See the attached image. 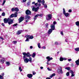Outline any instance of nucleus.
Masks as SVG:
<instances>
[{
    "label": "nucleus",
    "mask_w": 79,
    "mask_h": 79,
    "mask_svg": "<svg viewBox=\"0 0 79 79\" xmlns=\"http://www.w3.org/2000/svg\"><path fill=\"white\" fill-rule=\"evenodd\" d=\"M23 54L24 55L23 59L24 61V62L26 63H27L29 62V59L26 58V57H28V56H30V54L29 52L26 53V52H24L23 53Z\"/></svg>",
    "instance_id": "nucleus-1"
},
{
    "label": "nucleus",
    "mask_w": 79,
    "mask_h": 79,
    "mask_svg": "<svg viewBox=\"0 0 79 79\" xmlns=\"http://www.w3.org/2000/svg\"><path fill=\"white\" fill-rule=\"evenodd\" d=\"M8 21H9L8 23L10 25L11 24H12L13 22V20L12 19H10L8 18L7 19H4V22L5 23H7Z\"/></svg>",
    "instance_id": "nucleus-2"
},
{
    "label": "nucleus",
    "mask_w": 79,
    "mask_h": 79,
    "mask_svg": "<svg viewBox=\"0 0 79 79\" xmlns=\"http://www.w3.org/2000/svg\"><path fill=\"white\" fill-rule=\"evenodd\" d=\"M52 18V16L51 14H48L46 16V19L48 21L50 20Z\"/></svg>",
    "instance_id": "nucleus-3"
},
{
    "label": "nucleus",
    "mask_w": 79,
    "mask_h": 79,
    "mask_svg": "<svg viewBox=\"0 0 79 79\" xmlns=\"http://www.w3.org/2000/svg\"><path fill=\"white\" fill-rule=\"evenodd\" d=\"M31 8H32V11H35V12H37V11H38V10L39 9V7H37V8H35L34 6H32Z\"/></svg>",
    "instance_id": "nucleus-4"
},
{
    "label": "nucleus",
    "mask_w": 79,
    "mask_h": 79,
    "mask_svg": "<svg viewBox=\"0 0 79 79\" xmlns=\"http://www.w3.org/2000/svg\"><path fill=\"white\" fill-rule=\"evenodd\" d=\"M46 59H48V60L47 61V64H48V61H50V60H53V58L52 57L50 58L49 56H47L46 57Z\"/></svg>",
    "instance_id": "nucleus-5"
},
{
    "label": "nucleus",
    "mask_w": 79,
    "mask_h": 79,
    "mask_svg": "<svg viewBox=\"0 0 79 79\" xmlns=\"http://www.w3.org/2000/svg\"><path fill=\"white\" fill-rule=\"evenodd\" d=\"M26 14L27 15H29L31 14V12L29 10H27L26 11Z\"/></svg>",
    "instance_id": "nucleus-6"
},
{
    "label": "nucleus",
    "mask_w": 79,
    "mask_h": 79,
    "mask_svg": "<svg viewBox=\"0 0 79 79\" xmlns=\"http://www.w3.org/2000/svg\"><path fill=\"white\" fill-rule=\"evenodd\" d=\"M24 19V17H20L19 19V23H21L23 21V20Z\"/></svg>",
    "instance_id": "nucleus-7"
},
{
    "label": "nucleus",
    "mask_w": 79,
    "mask_h": 79,
    "mask_svg": "<svg viewBox=\"0 0 79 79\" xmlns=\"http://www.w3.org/2000/svg\"><path fill=\"white\" fill-rule=\"evenodd\" d=\"M25 37H26V38H27L26 40H25V42H28L29 39L27 38H29V35H27L25 36Z\"/></svg>",
    "instance_id": "nucleus-8"
},
{
    "label": "nucleus",
    "mask_w": 79,
    "mask_h": 79,
    "mask_svg": "<svg viewBox=\"0 0 79 79\" xmlns=\"http://www.w3.org/2000/svg\"><path fill=\"white\" fill-rule=\"evenodd\" d=\"M60 69H58V70H57V72L58 73H59V72H60L61 74H63V71H62V68H61V67H60Z\"/></svg>",
    "instance_id": "nucleus-9"
},
{
    "label": "nucleus",
    "mask_w": 79,
    "mask_h": 79,
    "mask_svg": "<svg viewBox=\"0 0 79 79\" xmlns=\"http://www.w3.org/2000/svg\"><path fill=\"white\" fill-rule=\"evenodd\" d=\"M55 26L54 25L52 24L51 25V29H52L53 31V30H55Z\"/></svg>",
    "instance_id": "nucleus-10"
},
{
    "label": "nucleus",
    "mask_w": 79,
    "mask_h": 79,
    "mask_svg": "<svg viewBox=\"0 0 79 79\" xmlns=\"http://www.w3.org/2000/svg\"><path fill=\"white\" fill-rule=\"evenodd\" d=\"M53 30L52 29H50L48 31V34H50L52 32V31Z\"/></svg>",
    "instance_id": "nucleus-11"
},
{
    "label": "nucleus",
    "mask_w": 79,
    "mask_h": 79,
    "mask_svg": "<svg viewBox=\"0 0 79 79\" xmlns=\"http://www.w3.org/2000/svg\"><path fill=\"white\" fill-rule=\"evenodd\" d=\"M64 15L66 17H69L70 16V15H69V14L68 13H66Z\"/></svg>",
    "instance_id": "nucleus-12"
},
{
    "label": "nucleus",
    "mask_w": 79,
    "mask_h": 79,
    "mask_svg": "<svg viewBox=\"0 0 79 79\" xmlns=\"http://www.w3.org/2000/svg\"><path fill=\"white\" fill-rule=\"evenodd\" d=\"M32 74H28L27 75V77H29V78H31V77H32Z\"/></svg>",
    "instance_id": "nucleus-13"
},
{
    "label": "nucleus",
    "mask_w": 79,
    "mask_h": 79,
    "mask_svg": "<svg viewBox=\"0 0 79 79\" xmlns=\"http://www.w3.org/2000/svg\"><path fill=\"white\" fill-rule=\"evenodd\" d=\"M22 32H23V31L22 30L19 31H18L17 34V35H19V34H20Z\"/></svg>",
    "instance_id": "nucleus-14"
},
{
    "label": "nucleus",
    "mask_w": 79,
    "mask_h": 79,
    "mask_svg": "<svg viewBox=\"0 0 79 79\" xmlns=\"http://www.w3.org/2000/svg\"><path fill=\"white\" fill-rule=\"evenodd\" d=\"M75 63L76 64V65H77V66H79V58L76 61H75Z\"/></svg>",
    "instance_id": "nucleus-15"
},
{
    "label": "nucleus",
    "mask_w": 79,
    "mask_h": 79,
    "mask_svg": "<svg viewBox=\"0 0 79 79\" xmlns=\"http://www.w3.org/2000/svg\"><path fill=\"white\" fill-rule=\"evenodd\" d=\"M30 16L27 15H26L25 16V19H29V18H30Z\"/></svg>",
    "instance_id": "nucleus-16"
},
{
    "label": "nucleus",
    "mask_w": 79,
    "mask_h": 79,
    "mask_svg": "<svg viewBox=\"0 0 79 79\" xmlns=\"http://www.w3.org/2000/svg\"><path fill=\"white\" fill-rule=\"evenodd\" d=\"M75 24L77 26H79V21H77L75 23Z\"/></svg>",
    "instance_id": "nucleus-17"
},
{
    "label": "nucleus",
    "mask_w": 79,
    "mask_h": 79,
    "mask_svg": "<svg viewBox=\"0 0 79 79\" xmlns=\"http://www.w3.org/2000/svg\"><path fill=\"white\" fill-rule=\"evenodd\" d=\"M34 38V36L32 35H29V39H32Z\"/></svg>",
    "instance_id": "nucleus-18"
},
{
    "label": "nucleus",
    "mask_w": 79,
    "mask_h": 79,
    "mask_svg": "<svg viewBox=\"0 0 79 79\" xmlns=\"http://www.w3.org/2000/svg\"><path fill=\"white\" fill-rule=\"evenodd\" d=\"M41 2V4H42V5H44V3H45V0H42Z\"/></svg>",
    "instance_id": "nucleus-19"
},
{
    "label": "nucleus",
    "mask_w": 79,
    "mask_h": 79,
    "mask_svg": "<svg viewBox=\"0 0 79 79\" xmlns=\"http://www.w3.org/2000/svg\"><path fill=\"white\" fill-rule=\"evenodd\" d=\"M31 56H32V57H33V58H34L35 56V53H33Z\"/></svg>",
    "instance_id": "nucleus-20"
},
{
    "label": "nucleus",
    "mask_w": 79,
    "mask_h": 79,
    "mask_svg": "<svg viewBox=\"0 0 79 79\" xmlns=\"http://www.w3.org/2000/svg\"><path fill=\"white\" fill-rule=\"evenodd\" d=\"M75 51H76L77 52H79V48H75Z\"/></svg>",
    "instance_id": "nucleus-21"
},
{
    "label": "nucleus",
    "mask_w": 79,
    "mask_h": 79,
    "mask_svg": "<svg viewBox=\"0 0 79 79\" xmlns=\"http://www.w3.org/2000/svg\"><path fill=\"white\" fill-rule=\"evenodd\" d=\"M38 48H40V47H40V43H39L38 44Z\"/></svg>",
    "instance_id": "nucleus-22"
},
{
    "label": "nucleus",
    "mask_w": 79,
    "mask_h": 79,
    "mask_svg": "<svg viewBox=\"0 0 79 79\" xmlns=\"http://www.w3.org/2000/svg\"><path fill=\"white\" fill-rule=\"evenodd\" d=\"M15 10L16 11H19V9L18 7H16L15 8Z\"/></svg>",
    "instance_id": "nucleus-23"
},
{
    "label": "nucleus",
    "mask_w": 79,
    "mask_h": 79,
    "mask_svg": "<svg viewBox=\"0 0 79 79\" xmlns=\"http://www.w3.org/2000/svg\"><path fill=\"white\" fill-rule=\"evenodd\" d=\"M55 76V74L53 73L52 75H51L50 77H51V78H52V77H53V76Z\"/></svg>",
    "instance_id": "nucleus-24"
},
{
    "label": "nucleus",
    "mask_w": 79,
    "mask_h": 79,
    "mask_svg": "<svg viewBox=\"0 0 79 79\" xmlns=\"http://www.w3.org/2000/svg\"><path fill=\"white\" fill-rule=\"evenodd\" d=\"M15 16V14H12L10 16V18H13Z\"/></svg>",
    "instance_id": "nucleus-25"
},
{
    "label": "nucleus",
    "mask_w": 79,
    "mask_h": 79,
    "mask_svg": "<svg viewBox=\"0 0 79 79\" xmlns=\"http://www.w3.org/2000/svg\"><path fill=\"white\" fill-rule=\"evenodd\" d=\"M65 69H67V70H68L69 71V70H70V69H71V68L67 67V68H65Z\"/></svg>",
    "instance_id": "nucleus-26"
},
{
    "label": "nucleus",
    "mask_w": 79,
    "mask_h": 79,
    "mask_svg": "<svg viewBox=\"0 0 79 79\" xmlns=\"http://www.w3.org/2000/svg\"><path fill=\"white\" fill-rule=\"evenodd\" d=\"M29 60V61H30V63H32V58L31 57H30Z\"/></svg>",
    "instance_id": "nucleus-27"
},
{
    "label": "nucleus",
    "mask_w": 79,
    "mask_h": 79,
    "mask_svg": "<svg viewBox=\"0 0 79 79\" xmlns=\"http://www.w3.org/2000/svg\"><path fill=\"white\" fill-rule=\"evenodd\" d=\"M63 14L64 15L66 13V11H65V10L64 8L63 9Z\"/></svg>",
    "instance_id": "nucleus-28"
},
{
    "label": "nucleus",
    "mask_w": 79,
    "mask_h": 79,
    "mask_svg": "<svg viewBox=\"0 0 79 79\" xmlns=\"http://www.w3.org/2000/svg\"><path fill=\"white\" fill-rule=\"evenodd\" d=\"M43 5H44V7L45 8H47V4H45Z\"/></svg>",
    "instance_id": "nucleus-29"
},
{
    "label": "nucleus",
    "mask_w": 79,
    "mask_h": 79,
    "mask_svg": "<svg viewBox=\"0 0 79 79\" xmlns=\"http://www.w3.org/2000/svg\"><path fill=\"white\" fill-rule=\"evenodd\" d=\"M14 15V17H15V18H16V17H17V12H15Z\"/></svg>",
    "instance_id": "nucleus-30"
},
{
    "label": "nucleus",
    "mask_w": 79,
    "mask_h": 79,
    "mask_svg": "<svg viewBox=\"0 0 79 79\" xmlns=\"http://www.w3.org/2000/svg\"><path fill=\"white\" fill-rule=\"evenodd\" d=\"M2 16H5V12H3L2 14Z\"/></svg>",
    "instance_id": "nucleus-31"
},
{
    "label": "nucleus",
    "mask_w": 79,
    "mask_h": 79,
    "mask_svg": "<svg viewBox=\"0 0 79 79\" xmlns=\"http://www.w3.org/2000/svg\"><path fill=\"white\" fill-rule=\"evenodd\" d=\"M19 70L20 72H21L22 71H23V69H21V67H19Z\"/></svg>",
    "instance_id": "nucleus-32"
},
{
    "label": "nucleus",
    "mask_w": 79,
    "mask_h": 79,
    "mask_svg": "<svg viewBox=\"0 0 79 79\" xmlns=\"http://www.w3.org/2000/svg\"><path fill=\"white\" fill-rule=\"evenodd\" d=\"M5 58H2V60H1V62H2V63H3V61H4Z\"/></svg>",
    "instance_id": "nucleus-33"
},
{
    "label": "nucleus",
    "mask_w": 79,
    "mask_h": 79,
    "mask_svg": "<svg viewBox=\"0 0 79 79\" xmlns=\"http://www.w3.org/2000/svg\"><path fill=\"white\" fill-rule=\"evenodd\" d=\"M5 2H6V0H4L3 1V2L2 4V5H5Z\"/></svg>",
    "instance_id": "nucleus-34"
},
{
    "label": "nucleus",
    "mask_w": 79,
    "mask_h": 79,
    "mask_svg": "<svg viewBox=\"0 0 79 79\" xmlns=\"http://www.w3.org/2000/svg\"><path fill=\"white\" fill-rule=\"evenodd\" d=\"M6 64H7V66H8L10 65V62H6Z\"/></svg>",
    "instance_id": "nucleus-35"
},
{
    "label": "nucleus",
    "mask_w": 79,
    "mask_h": 79,
    "mask_svg": "<svg viewBox=\"0 0 79 79\" xmlns=\"http://www.w3.org/2000/svg\"><path fill=\"white\" fill-rule=\"evenodd\" d=\"M60 61H63V58L60 57Z\"/></svg>",
    "instance_id": "nucleus-36"
},
{
    "label": "nucleus",
    "mask_w": 79,
    "mask_h": 79,
    "mask_svg": "<svg viewBox=\"0 0 79 79\" xmlns=\"http://www.w3.org/2000/svg\"><path fill=\"white\" fill-rule=\"evenodd\" d=\"M70 73L72 74H74V72H73V71L72 70H71L70 71Z\"/></svg>",
    "instance_id": "nucleus-37"
},
{
    "label": "nucleus",
    "mask_w": 79,
    "mask_h": 79,
    "mask_svg": "<svg viewBox=\"0 0 79 79\" xmlns=\"http://www.w3.org/2000/svg\"><path fill=\"white\" fill-rule=\"evenodd\" d=\"M17 25H18V23H15V24L13 25V26L14 27H15V26H17Z\"/></svg>",
    "instance_id": "nucleus-38"
},
{
    "label": "nucleus",
    "mask_w": 79,
    "mask_h": 79,
    "mask_svg": "<svg viewBox=\"0 0 79 79\" xmlns=\"http://www.w3.org/2000/svg\"><path fill=\"white\" fill-rule=\"evenodd\" d=\"M0 79H3V76H2L1 75H0Z\"/></svg>",
    "instance_id": "nucleus-39"
},
{
    "label": "nucleus",
    "mask_w": 79,
    "mask_h": 79,
    "mask_svg": "<svg viewBox=\"0 0 79 79\" xmlns=\"http://www.w3.org/2000/svg\"><path fill=\"white\" fill-rule=\"evenodd\" d=\"M66 75L67 76H68L69 75V72H67L66 74Z\"/></svg>",
    "instance_id": "nucleus-40"
},
{
    "label": "nucleus",
    "mask_w": 79,
    "mask_h": 79,
    "mask_svg": "<svg viewBox=\"0 0 79 79\" xmlns=\"http://www.w3.org/2000/svg\"><path fill=\"white\" fill-rule=\"evenodd\" d=\"M38 2L39 3H41L42 2V1L41 0H37Z\"/></svg>",
    "instance_id": "nucleus-41"
},
{
    "label": "nucleus",
    "mask_w": 79,
    "mask_h": 79,
    "mask_svg": "<svg viewBox=\"0 0 79 79\" xmlns=\"http://www.w3.org/2000/svg\"><path fill=\"white\" fill-rule=\"evenodd\" d=\"M15 10V9L14 8H12L11 9L12 11H14Z\"/></svg>",
    "instance_id": "nucleus-42"
},
{
    "label": "nucleus",
    "mask_w": 79,
    "mask_h": 79,
    "mask_svg": "<svg viewBox=\"0 0 79 79\" xmlns=\"http://www.w3.org/2000/svg\"><path fill=\"white\" fill-rule=\"evenodd\" d=\"M13 42H14V44H16V43H17V41H13Z\"/></svg>",
    "instance_id": "nucleus-43"
},
{
    "label": "nucleus",
    "mask_w": 79,
    "mask_h": 79,
    "mask_svg": "<svg viewBox=\"0 0 79 79\" xmlns=\"http://www.w3.org/2000/svg\"><path fill=\"white\" fill-rule=\"evenodd\" d=\"M35 5L36 6H37L38 5V3H35Z\"/></svg>",
    "instance_id": "nucleus-44"
},
{
    "label": "nucleus",
    "mask_w": 79,
    "mask_h": 79,
    "mask_svg": "<svg viewBox=\"0 0 79 79\" xmlns=\"http://www.w3.org/2000/svg\"><path fill=\"white\" fill-rule=\"evenodd\" d=\"M53 24H56V21H54L53 23Z\"/></svg>",
    "instance_id": "nucleus-45"
},
{
    "label": "nucleus",
    "mask_w": 79,
    "mask_h": 79,
    "mask_svg": "<svg viewBox=\"0 0 79 79\" xmlns=\"http://www.w3.org/2000/svg\"><path fill=\"white\" fill-rule=\"evenodd\" d=\"M37 17H36V15H35V18H34V20H35V19H37Z\"/></svg>",
    "instance_id": "nucleus-46"
},
{
    "label": "nucleus",
    "mask_w": 79,
    "mask_h": 79,
    "mask_svg": "<svg viewBox=\"0 0 79 79\" xmlns=\"http://www.w3.org/2000/svg\"><path fill=\"white\" fill-rule=\"evenodd\" d=\"M60 34L61 35H63V31H61L60 32Z\"/></svg>",
    "instance_id": "nucleus-47"
},
{
    "label": "nucleus",
    "mask_w": 79,
    "mask_h": 79,
    "mask_svg": "<svg viewBox=\"0 0 79 79\" xmlns=\"http://www.w3.org/2000/svg\"><path fill=\"white\" fill-rule=\"evenodd\" d=\"M69 13H71V12H72V10H71V9L69 10Z\"/></svg>",
    "instance_id": "nucleus-48"
},
{
    "label": "nucleus",
    "mask_w": 79,
    "mask_h": 79,
    "mask_svg": "<svg viewBox=\"0 0 79 79\" xmlns=\"http://www.w3.org/2000/svg\"><path fill=\"white\" fill-rule=\"evenodd\" d=\"M39 16H40V17H42V16H43V14H40Z\"/></svg>",
    "instance_id": "nucleus-49"
},
{
    "label": "nucleus",
    "mask_w": 79,
    "mask_h": 79,
    "mask_svg": "<svg viewBox=\"0 0 79 79\" xmlns=\"http://www.w3.org/2000/svg\"><path fill=\"white\" fill-rule=\"evenodd\" d=\"M43 49H46V47H45V46H43Z\"/></svg>",
    "instance_id": "nucleus-50"
},
{
    "label": "nucleus",
    "mask_w": 79,
    "mask_h": 79,
    "mask_svg": "<svg viewBox=\"0 0 79 79\" xmlns=\"http://www.w3.org/2000/svg\"><path fill=\"white\" fill-rule=\"evenodd\" d=\"M73 76H74V73L72 74L71 77H73Z\"/></svg>",
    "instance_id": "nucleus-51"
},
{
    "label": "nucleus",
    "mask_w": 79,
    "mask_h": 79,
    "mask_svg": "<svg viewBox=\"0 0 79 79\" xmlns=\"http://www.w3.org/2000/svg\"><path fill=\"white\" fill-rule=\"evenodd\" d=\"M39 16V14H38L36 15H35V16H36V17H37H37H38V16Z\"/></svg>",
    "instance_id": "nucleus-52"
},
{
    "label": "nucleus",
    "mask_w": 79,
    "mask_h": 79,
    "mask_svg": "<svg viewBox=\"0 0 79 79\" xmlns=\"http://www.w3.org/2000/svg\"><path fill=\"white\" fill-rule=\"evenodd\" d=\"M39 16V14H38L36 15H35V16H36V17H37H37H38V16Z\"/></svg>",
    "instance_id": "nucleus-53"
},
{
    "label": "nucleus",
    "mask_w": 79,
    "mask_h": 79,
    "mask_svg": "<svg viewBox=\"0 0 79 79\" xmlns=\"http://www.w3.org/2000/svg\"><path fill=\"white\" fill-rule=\"evenodd\" d=\"M36 74L35 72H33V75H35V74Z\"/></svg>",
    "instance_id": "nucleus-54"
},
{
    "label": "nucleus",
    "mask_w": 79,
    "mask_h": 79,
    "mask_svg": "<svg viewBox=\"0 0 79 79\" xmlns=\"http://www.w3.org/2000/svg\"><path fill=\"white\" fill-rule=\"evenodd\" d=\"M72 60L71 59H68V61H71Z\"/></svg>",
    "instance_id": "nucleus-55"
},
{
    "label": "nucleus",
    "mask_w": 79,
    "mask_h": 79,
    "mask_svg": "<svg viewBox=\"0 0 79 79\" xmlns=\"http://www.w3.org/2000/svg\"><path fill=\"white\" fill-rule=\"evenodd\" d=\"M63 60H66V58H63Z\"/></svg>",
    "instance_id": "nucleus-56"
},
{
    "label": "nucleus",
    "mask_w": 79,
    "mask_h": 79,
    "mask_svg": "<svg viewBox=\"0 0 79 79\" xmlns=\"http://www.w3.org/2000/svg\"><path fill=\"white\" fill-rule=\"evenodd\" d=\"M55 44H56V45H58V43L57 42H55Z\"/></svg>",
    "instance_id": "nucleus-57"
},
{
    "label": "nucleus",
    "mask_w": 79,
    "mask_h": 79,
    "mask_svg": "<svg viewBox=\"0 0 79 79\" xmlns=\"http://www.w3.org/2000/svg\"><path fill=\"white\" fill-rule=\"evenodd\" d=\"M35 2H32V5H34V4H35Z\"/></svg>",
    "instance_id": "nucleus-58"
},
{
    "label": "nucleus",
    "mask_w": 79,
    "mask_h": 79,
    "mask_svg": "<svg viewBox=\"0 0 79 79\" xmlns=\"http://www.w3.org/2000/svg\"><path fill=\"white\" fill-rule=\"evenodd\" d=\"M47 69H48V71H51V69H50V68H48Z\"/></svg>",
    "instance_id": "nucleus-59"
},
{
    "label": "nucleus",
    "mask_w": 79,
    "mask_h": 79,
    "mask_svg": "<svg viewBox=\"0 0 79 79\" xmlns=\"http://www.w3.org/2000/svg\"><path fill=\"white\" fill-rule=\"evenodd\" d=\"M2 25L3 26H5V24L3 23H2Z\"/></svg>",
    "instance_id": "nucleus-60"
},
{
    "label": "nucleus",
    "mask_w": 79,
    "mask_h": 79,
    "mask_svg": "<svg viewBox=\"0 0 79 79\" xmlns=\"http://www.w3.org/2000/svg\"><path fill=\"white\" fill-rule=\"evenodd\" d=\"M41 6V3H39L38 4V6Z\"/></svg>",
    "instance_id": "nucleus-61"
},
{
    "label": "nucleus",
    "mask_w": 79,
    "mask_h": 79,
    "mask_svg": "<svg viewBox=\"0 0 79 79\" xmlns=\"http://www.w3.org/2000/svg\"><path fill=\"white\" fill-rule=\"evenodd\" d=\"M27 5L29 6V5H30V2H28L27 3Z\"/></svg>",
    "instance_id": "nucleus-62"
},
{
    "label": "nucleus",
    "mask_w": 79,
    "mask_h": 79,
    "mask_svg": "<svg viewBox=\"0 0 79 79\" xmlns=\"http://www.w3.org/2000/svg\"><path fill=\"white\" fill-rule=\"evenodd\" d=\"M4 73H2V76H3V77L4 76Z\"/></svg>",
    "instance_id": "nucleus-63"
},
{
    "label": "nucleus",
    "mask_w": 79,
    "mask_h": 79,
    "mask_svg": "<svg viewBox=\"0 0 79 79\" xmlns=\"http://www.w3.org/2000/svg\"><path fill=\"white\" fill-rule=\"evenodd\" d=\"M46 79H51V78H49V77H47V78H46Z\"/></svg>",
    "instance_id": "nucleus-64"
}]
</instances>
